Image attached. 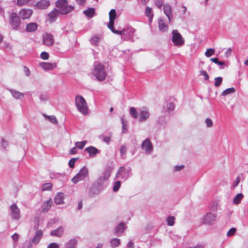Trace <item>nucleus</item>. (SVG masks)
Instances as JSON below:
<instances>
[{
    "label": "nucleus",
    "instance_id": "49530a36",
    "mask_svg": "<svg viewBox=\"0 0 248 248\" xmlns=\"http://www.w3.org/2000/svg\"><path fill=\"white\" fill-rule=\"evenodd\" d=\"M167 224L169 226H172L175 223V217L173 216H170L167 218Z\"/></svg>",
    "mask_w": 248,
    "mask_h": 248
},
{
    "label": "nucleus",
    "instance_id": "6ab92c4d",
    "mask_svg": "<svg viewBox=\"0 0 248 248\" xmlns=\"http://www.w3.org/2000/svg\"><path fill=\"white\" fill-rule=\"evenodd\" d=\"M32 14V11L30 9H22L19 12L20 16L23 19L29 18Z\"/></svg>",
    "mask_w": 248,
    "mask_h": 248
},
{
    "label": "nucleus",
    "instance_id": "c756f323",
    "mask_svg": "<svg viewBox=\"0 0 248 248\" xmlns=\"http://www.w3.org/2000/svg\"><path fill=\"white\" fill-rule=\"evenodd\" d=\"M64 200L63 194L62 193H59L56 195L54 199V202L57 204H61L63 203Z\"/></svg>",
    "mask_w": 248,
    "mask_h": 248
},
{
    "label": "nucleus",
    "instance_id": "4468645a",
    "mask_svg": "<svg viewBox=\"0 0 248 248\" xmlns=\"http://www.w3.org/2000/svg\"><path fill=\"white\" fill-rule=\"evenodd\" d=\"M141 147L143 149H145L147 153H150L153 151L152 143L148 139L143 140L142 143Z\"/></svg>",
    "mask_w": 248,
    "mask_h": 248
},
{
    "label": "nucleus",
    "instance_id": "13d9d810",
    "mask_svg": "<svg viewBox=\"0 0 248 248\" xmlns=\"http://www.w3.org/2000/svg\"><path fill=\"white\" fill-rule=\"evenodd\" d=\"M40 57L43 60H46L49 58V54L47 52L43 51L41 53Z\"/></svg>",
    "mask_w": 248,
    "mask_h": 248
},
{
    "label": "nucleus",
    "instance_id": "bf43d9fd",
    "mask_svg": "<svg viewBox=\"0 0 248 248\" xmlns=\"http://www.w3.org/2000/svg\"><path fill=\"white\" fill-rule=\"evenodd\" d=\"M200 74L201 75L204 77V79L205 80H209V77L207 73L205 70H201L200 71Z\"/></svg>",
    "mask_w": 248,
    "mask_h": 248
},
{
    "label": "nucleus",
    "instance_id": "5701e85b",
    "mask_svg": "<svg viewBox=\"0 0 248 248\" xmlns=\"http://www.w3.org/2000/svg\"><path fill=\"white\" fill-rule=\"evenodd\" d=\"M83 13L88 18H92L96 15L95 10L93 7H89L84 10Z\"/></svg>",
    "mask_w": 248,
    "mask_h": 248
},
{
    "label": "nucleus",
    "instance_id": "052dcab7",
    "mask_svg": "<svg viewBox=\"0 0 248 248\" xmlns=\"http://www.w3.org/2000/svg\"><path fill=\"white\" fill-rule=\"evenodd\" d=\"M8 143L7 141H6L3 138L1 139V146L5 149L6 147L8 146Z\"/></svg>",
    "mask_w": 248,
    "mask_h": 248
},
{
    "label": "nucleus",
    "instance_id": "603ef678",
    "mask_svg": "<svg viewBox=\"0 0 248 248\" xmlns=\"http://www.w3.org/2000/svg\"><path fill=\"white\" fill-rule=\"evenodd\" d=\"M210 61L219 65L222 66L225 64L224 62L219 61L217 58H211Z\"/></svg>",
    "mask_w": 248,
    "mask_h": 248
},
{
    "label": "nucleus",
    "instance_id": "774afa93",
    "mask_svg": "<svg viewBox=\"0 0 248 248\" xmlns=\"http://www.w3.org/2000/svg\"><path fill=\"white\" fill-rule=\"evenodd\" d=\"M127 248H134V243L132 241H130L127 244Z\"/></svg>",
    "mask_w": 248,
    "mask_h": 248
},
{
    "label": "nucleus",
    "instance_id": "58836bf2",
    "mask_svg": "<svg viewBox=\"0 0 248 248\" xmlns=\"http://www.w3.org/2000/svg\"><path fill=\"white\" fill-rule=\"evenodd\" d=\"M100 40V37L98 36L95 35L93 36L90 39V42L92 44L97 46Z\"/></svg>",
    "mask_w": 248,
    "mask_h": 248
},
{
    "label": "nucleus",
    "instance_id": "8fccbe9b",
    "mask_svg": "<svg viewBox=\"0 0 248 248\" xmlns=\"http://www.w3.org/2000/svg\"><path fill=\"white\" fill-rule=\"evenodd\" d=\"M86 143V141H82L81 142L78 141L75 143V145L76 146L77 148L79 149H82L85 146Z\"/></svg>",
    "mask_w": 248,
    "mask_h": 248
},
{
    "label": "nucleus",
    "instance_id": "0eeeda50",
    "mask_svg": "<svg viewBox=\"0 0 248 248\" xmlns=\"http://www.w3.org/2000/svg\"><path fill=\"white\" fill-rule=\"evenodd\" d=\"M122 38L124 40H130L133 41L134 40V33L135 30L131 27H128L123 28L122 30H120Z\"/></svg>",
    "mask_w": 248,
    "mask_h": 248
},
{
    "label": "nucleus",
    "instance_id": "79ce46f5",
    "mask_svg": "<svg viewBox=\"0 0 248 248\" xmlns=\"http://www.w3.org/2000/svg\"><path fill=\"white\" fill-rule=\"evenodd\" d=\"M121 123L122 124V132L125 133L127 131V121L124 119L123 117H122L121 119Z\"/></svg>",
    "mask_w": 248,
    "mask_h": 248
},
{
    "label": "nucleus",
    "instance_id": "ea45409f",
    "mask_svg": "<svg viewBox=\"0 0 248 248\" xmlns=\"http://www.w3.org/2000/svg\"><path fill=\"white\" fill-rule=\"evenodd\" d=\"M44 116L50 122L54 124H57L58 123L57 120L55 116H47L46 114H44Z\"/></svg>",
    "mask_w": 248,
    "mask_h": 248
},
{
    "label": "nucleus",
    "instance_id": "a19ab883",
    "mask_svg": "<svg viewBox=\"0 0 248 248\" xmlns=\"http://www.w3.org/2000/svg\"><path fill=\"white\" fill-rule=\"evenodd\" d=\"M102 138V140L107 144H108L111 140V134L109 133L108 135H100L99 138Z\"/></svg>",
    "mask_w": 248,
    "mask_h": 248
},
{
    "label": "nucleus",
    "instance_id": "3c124183",
    "mask_svg": "<svg viewBox=\"0 0 248 248\" xmlns=\"http://www.w3.org/2000/svg\"><path fill=\"white\" fill-rule=\"evenodd\" d=\"M215 52V51L214 49L212 48H208L206 50V51L205 53V55L207 57H210V56H211L212 55L214 54Z\"/></svg>",
    "mask_w": 248,
    "mask_h": 248
},
{
    "label": "nucleus",
    "instance_id": "6e6d98bb",
    "mask_svg": "<svg viewBox=\"0 0 248 248\" xmlns=\"http://www.w3.org/2000/svg\"><path fill=\"white\" fill-rule=\"evenodd\" d=\"M78 158H73L71 159L68 162V165L70 168H73L74 167L75 162Z\"/></svg>",
    "mask_w": 248,
    "mask_h": 248
},
{
    "label": "nucleus",
    "instance_id": "20e7f679",
    "mask_svg": "<svg viewBox=\"0 0 248 248\" xmlns=\"http://www.w3.org/2000/svg\"><path fill=\"white\" fill-rule=\"evenodd\" d=\"M9 23L12 30L15 31L20 30V18L16 13L13 12L11 14Z\"/></svg>",
    "mask_w": 248,
    "mask_h": 248
},
{
    "label": "nucleus",
    "instance_id": "37998d69",
    "mask_svg": "<svg viewBox=\"0 0 248 248\" xmlns=\"http://www.w3.org/2000/svg\"><path fill=\"white\" fill-rule=\"evenodd\" d=\"M52 185L50 183H47L42 185L41 189L42 191L50 190L52 189Z\"/></svg>",
    "mask_w": 248,
    "mask_h": 248
},
{
    "label": "nucleus",
    "instance_id": "423d86ee",
    "mask_svg": "<svg viewBox=\"0 0 248 248\" xmlns=\"http://www.w3.org/2000/svg\"><path fill=\"white\" fill-rule=\"evenodd\" d=\"M131 169L130 167L125 168L124 167H121L118 170L115 179L120 178L124 181L126 180L131 175Z\"/></svg>",
    "mask_w": 248,
    "mask_h": 248
},
{
    "label": "nucleus",
    "instance_id": "f257e3e1",
    "mask_svg": "<svg viewBox=\"0 0 248 248\" xmlns=\"http://www.w3.org/2000/svg\"><path fill=\"white\" fill-rule=\"evenodd\" d=\"M94 66L93 75L97 80L99 81H104L106 79L107 76L104 66L100 63L97 62L94 63Z\"/></svg>",
    "mask_w": 248,
    "mask_h": 248
},
{
    "label": "nucleus",
    "instance_id": "393cba45",
    "mask_svg": "<svg viewBox=\"0 0 248 248\" xmlns=\"http://www.w3.org/2000/svg\"><path fill=\"white\" fill-rule=\"evenodd\" d=\"M163 10L165 14L169 19V22H170V19L172 17L171 6L169 4H165L163 6Z\"/></svg>",
    "mask_w": 248,
    "mask_h": 248
},
{
    "label": "nucleus",
    "instance_id": "7ed1b4c3",
    "mask_svg": "<svg viewBox=\"0 0 248 248\" xmlns=\"http://www.w3.org/2000/svg\"><path fill=\"white\" fill-rule=\"evenodd\" d=\"M56 7L61 15H66L74 9L73 6L68 5V1H56Z\"/></svg>",
    "mask_w": 248,
    "mask_h": 248
},
{
    "label": "nucleus",
    "instance_id": "de8ad7c7",
    "mask_svg": "<svg viewBox=\"0 0 248 248\" xmlns=\"http://www.w3.org/2000/svg\"><path fill=\"white\" fill-rule=\"evenodd\" d=\"M222 78L221 77H218L215 78V86L216 87H219L222 82Z\"/></svg>",
    "mask_w": 248,
    "mask_h": 248
},
{
    "label": "nucleus",
    "instance_id": "f03ea898",
    "mask_svg": "<svg viewBox=\"0 0 248 248\" xmlns=\"http://www.w3.org/2000/svg\"><path fill=\"white\" fill-rule=\"evenodd\" d=\"M75 103L78 110L82 114H88V107L85 99L80 95H77L75 98Z\"/></svg>",
    "mask_w": 248,
    "mask_h": 248
},
{
    "label": "nucleus",
    "instance_id": "cd10ccee",
    "mask_svg": "<svg viewBox=\"0 0 248 248\" xmlns=\"http://www.w3.org/2000/svg\"><path fill=\"white\" fill-rule=\"evenodd\" d=\"M158 29L162 32H165L168 30V26L166 25L164 20L162 18L158 19Z\"/></svg>",
    "mask_w": 248,
    "mask_h": 248
},
{
    "label": "nucleus",
    "instance_id": "a878e982",
    "mask_svg": "<svg viewBox=\"0 0 248 248\" xmlns=\"http://www.w3.org/2000/svg\"><path fill=\"white\" fill-rule=\"evenodd\" d=\"M38 27V25L36 23H30L27 25L26 31L29 32H34L37 30Z\"/></svg>",
    "mask_w": 248,
    "mask_h": 248
},
{
    "label": "nucleus",
    "instance_id": "e433bc0d",
    "mask_svg": "<svg viewBox=\"0 0 248 248\" xmlns=\"http://www.w3.org/2000/svg\"><path fill=\"white\" fill-rule=\"evenodd\" d=\"M129 113L132 118L137 119L138 117V112L134 107L129 108Z\"/></svg>",
    "mask_w": 248,
    "mask_h": 248
},
{
    "label": "nucleus",
    "instance_id": "c03bdc74",
    "mask_svg": "<svg viewBox=\"0 0 248 248\" xmlns=\"http://www.w3.org/2000/svg\"><path fill=\"white\" fill-rule=\"evenodd\" d=\"M166 107L167 108V111L170 112L174 109L175 106L174 104L171 102H167Z\"/></svg>",
    "mask_w": 248,
    "mask_h": 248
},
{
    "label": "nucleus",
    "instance_id": "412c9836",
    "mask_svg": "<svg viewBox=\"0 0 248 248\" xmlns=\"http://www.w3.org/2000/svg\"><path fill=\"white\" fill-rule=\"evenodd\" d=\"M64 229L62 226H60L57 229L52 230L50 232V235L52 236L61 237L63 234Z\"/></svg>",
    "mask_w": 248,
    "mask_h": 248
},
{
    "label": "nucleus",
    "instance_id": "ddd939ff",
    "mask_svg": "<svg viewBox=\"0 0 248 248\" xmlns=\"http://www.w3.org/2000/svg\"><path fill=\"white\" fill-rule=\"evenodd\" d=\"M42 236V231L41 230H37L36 231L35 234L33 238L30 241V243L34 245L37 244L41 240Z\"/></svg>",
    "mask_w": 248,
    "mask_h": 248
},
{
    "label": "nucleus",
    "instance_id": "a211bd4d",
    "mask_svg": "<svg viewBox=\"0 0 248 248\" xmlns=\"http://www.w3.org/2000/svg\"><path fill=\"white\" fill-rule=\"evenodd\" d=\"M125 230V226L124 224L121 222L115 227L114 233L117 236H121Z\"/></svg>",
    "mask_w": 248,
    "mask_h": 248
},
{
    "label": "nucleus",
    "instance_id": "473e14b6",
    "mask_svg": "<svg viewBox=\"0 0 248 248\" xmlns=\"http://www.w3.org/2000/svg\"><path fill=\"white\" fill-rule=\"evenodd\" d=\"M110 246L112 248H116L121 244V240L118 238H112L110 241Z\"/></svg>",
    "mask_w": 248,
    "mask_h": 248
},
{
    "label": "nucleus",
    "instance_id": "f3484780",
    "mask_svg": "<svg viewBox=\"0 0 248 248\" xmlns=\"http://www.w3.org/2000/svg\"><path fill=\"white\" fill-rule=\"evenodd\" d=\"M61 14L57 9L54 8L48 15L50 22H53L56 21L58 16Z\"/></svg>",
    "mask_w": 248,
    "mask_h": 248
},
{
    "label": "nucleus",
    "instance_id": "6e6552de",
    "mask_svg": "<svg viewBox=\"0 0 248 248\" xmlns=\"http://www.w3.org/2000/svg\"><path fill=\"white\" fill-rule=\"evenodd\" d=\"M172 41L174 46H181L185 44V40L178 30H174L172 31Z\"/></svg>",
    "mask_w": 248,
    "mask_h": 248
},
{
    "label": "nucleus",
    "instance_id": "b1692460",
    "mask_svg": "<svg viewBox=\"0 0 248 248\" xmlns=\"http://www.w3.org/2000/svg\"><path fill=\"white\" fill-rule=\"evenodd\" d=\"M53 202L51 199H49L46 202H44L42 206V212H48L52 205Z\"/></svg>",
    "mask_w": 248,
    "mask_h": 248
},
{
    "label": "nucleus",
    "instance_id": "4c0bfd02",
    "mask_svg": "<svg viewBox=\"0 0 248 248\" xmlns=\"http://www.w3.org/2000/svg\"><path fill=\"white\" fill-rule=\"evenodd\" d=\"M235 92V89L233 87H231L230 88H228L224 91L221 93L222 96H226L228 94L234 93Z\"/></svg>",
    "mask_w": 248,
    "mask_h": 248
},
{
    "label": "nucleus",
    "instance_id": "9b49d317",
    "mask_svg": "<svg viewBox=\"0 0 248 248\" xmlns=\"http://www.w3.org/2000/svg\"><path fill=\"white\" fill-rule=\"evenodd\" d=\"M139 121L140 122H143L146 121L149 119L150 116L149 110L146 108H143L139 110Z\"/></svg>",
    "mask_w": 248,
    "mask_h": 248
},
{
    "label": "nucleus",
    "instance_id": "2f4dec72",
    "mask_svg": "<svg viewBox=\"0 0 248 248\" xmlns=\"http://www.w3.org/2000/svg\"><path fill=\"white\" fill-rule=\"evenodd\" d=\"M243 198L244 195L242 193H238L233 199V203L235 205L240 204Z\"/></svg>",
    "mask_w": 248,
    "mask_h": 248
},
{
    "label": "nucleus",
    "instance_id": "a18cd8bd",
    "mask_svg": "<svg viewBox=\"0 0 248 248\" xmlns=\"http://www.w3.org/2000/svg\"><path fill=\"white\" fill-rule=\"evenodd\" d=\"M127 152V148L125 145L121 146L120 152L122 158L124 159L125 157V155Z\"/></svg>",
    "mask_w": 248,
    "mask_h": 248
},
{
    "label": "nucleus",
    "instance_id": "1a4fd4ad",
    "mask_svg": "<svg viewBox=\"0 0 248 248\" xmlns=\"http://www.w3.org/2000/svg\"><path fill=\"white\" fill-rule=\"evenodd\" d=\"M217 214L208 212L202 217V222L205 224L210 225L215 221L217 218Z\"/></svg>",
    "mask_w": 248,
    "mask_h": 248
},
{
    "label": "nucleus",
    "instance_id": "4be33fe9",
    "mask_svg": "<svg viewBox=\"0 0 248 248\" xmlns=\"http://www.w3.org/2000/svg\"><path fill=\"white\" fill-rule=\"evenodd\" d=\"M44 43L47 46H50L53 44V37L52 34L46 33L44 37Z\"/></svg>",
    "mask_w": 248,
    "mask_h": 248
},
{
    "label": "nucleus",
    "instance_id": "39448f33",
    "mask_svg": "<svg viewBox=\"0 0 248 248\" xmlns=\"http://www.w3.org/2000/svg\"><path fill=\"white\" fill-rule=\"evenodd\" d=\"M89 176V170L86 166H83L79 172L72 179V181L75 184L78 182L84 180Z\"/></svg>",
    "mask_w": 248,
    "mask_h": 248
},
{
    "label": "nucleus",
    "instance_id": "e2e57ef3",
    "mask_svg": "<svg viewBox=\"0 0 248 248\" xmlns=\"http://www.w3.org/2000/svg\"><path fill=\"white\" fill-rule=\"evenodd\" d=\"M239 182H240V178L239 176H238V177H237V178L235 179V181H234L233 185H232V186L234 188L236 187L238 185Z\"/></svg>",
    "mask_w": 248,
    "mask_h": 248
},
{
    "label": "nucleus",
    "instance_id": "0e129e2a",
    "mask_svg": "<svg viewBox=\"0 0 248 248\" xmlns=\"http://www.w3.org/2000/svg\"><path fill=\"white\" fill-rule=\"evenodd\" d=\"M185 167V166L183 165H179V166H175L174 167V170L176 171H180L183 170Z\"/></svg>",
    "mask_w": 248,
    "mask_h": 248
},
{
    "label": "nucleus",
    "instance_id": "5fc2aeb1",
    "mask_svg": "<svg viewBox=\"0 0 248 248\" xmlns=\"http://www.w3.org/2000/svg\"><path fill=\"white\" fill-rule=\"evenodd\" d=\"M236 232V229L235 228H232L230 229L227 233L228 237H231L233 236Z\"/></svg>",
    "mask_w": 248,
    "mask_h": 248
},
{
    "label": "nucleus",
    "instance_id": "864d4df0",
    "mask_svg": "<svg viewBox=\"0 0 248 248\" xmlns=\"http://www.w3.org/2000/svg\"><path fill=\"white\" fill-rule=\"evenodd\" d=\"M39 97L40 100L43 102H46L48 99V96L46 93L40 94Z\"/></svg>",
    "mask_w": 248,
    "mask_h": 248
},
{
    "label": "nucleus",
    "instance_id": "680f3d73",
    "mask_svg": "<svg viewBox=\"0 0 248 248\" xmlns=\"http://www.w3.org/2000/svg\"><path fill=\"white\" fill-rule=\"evenodd\" d=\"M47 248H59V245L56 243H50Z\"/></svg>",
    "mask_w": 248,
    "mask_h": 248
},
{
    "label": "nucleus",
    "instance_id": "9d476101",
    "mask_svg": "<svg viewBox=\"0 0 248 248\" xmlns=\"http://www.w3.org/2000/svg\"><path fill=\"white\" fill-rule=\"evenodd\" d=\"M11 215L13 219L19 220L21 217L20 211L16 203H13L10 207Z\"/></svg>",
    "mask_w": 248,
    "mask_h": 248
},
{
    "label": "nucleus",
    "instance_id": "c85d7f7f",
    "mask_svg": "<svg viewBox=\"0 0 248 248\" xmlns=\"http://www.w3.org/2000/svg\"><path fill=\"white\" fill-rule=\"evenodd\" d=\"M108 179H106L103 176H100L97 180V185L98 186L101 190H103L106 186L104 185L105 182Z\"/></svg>",
    "mask_w": 248,
    "mask_h": 248
},
{
    "label": "nucleus",
    "instance_id": "f8f14e48",
    "mask_svg": "<svg viewBox=\"0 0 248 248\" xmlns=\"http://www.w3.org/2000/svg\"><path fill=\"white\" fill-rule=\"evenodd\" d=\"M85 151L88 153L90 157L91 158L95 157L96 155L100 152L99 150L92 146L86 148Z\"/></svg>",
    "mask_w": 248,
    "mask_h": 248
},
{
    "label": "nucleus",
    "instance_id": "2eb2a0df",
    "mask_svg": "<svg viewBox=\"0 0 248 248\" xmlns=\"http://www.w3.org/2000/svg\"><path fill=\"white\" fill-rule=\"evenodd\" d=\"M50 5L49 1H38L35 4V8L39 10H44L47 8Z\"/></svg>",
    "mask_w": 248,
    "mask_h": 248
},
{
    "label": "nucleus",
    "instance_id": "f704fd0d",
    "mask_svg": "<svg viewBox=\"0 0 248 248\" xmlns=\"http://www.w3.org/2000/svg\"><path fill=\"white\" fill-rule=\"evenodd\" d=\"M114 22L109 21L108 24V29H109L114 34H121V32L120 31L115 30L114 28Z\"/></svg>",
    "mask_w": 248,
    "mask_h": 248
},
{
    "label": "nucleus",
    "instance_id": "338daca9",
    "mask_svg": "<svg viewBox=\"0 0 248 248\" xmlns=\"http://www.w3.org/2000/svg\"><path fill=\"white\" fill-rule=\"evenodd\" d=\"M77 153V149L76 147H73L69 151L70 154L75 155Z\"/></svg>",
    "mask_w": 248,
    "mask_h": 248
},
{
    "label": "nucleus",
    "instance_id": "aec40b11",
    "mask_svg": "<svg viewBox=\"0 0 248 248\" xmlns=\"http://www.w3.org/2000/svg\"><path fill=\"white\" fill-rule=\"evenodd\" d=\"M7 90L11 93L13 97L16 99H22L24 97V93L18 92L16 90L7 89Z\"/></svg>",
    "mask_w": 248,
    "mask_h": 248
},
{
    "label": "nucleus",
    "instance_id": "09e8293b",
    "mask_svg": "<svg viewBox=\"0 0 248 248\" xmlns=\"http://www.w3.org/2000/svg\"><path fill=\"white\" fill-rule=\"evenodd\" d=\"M121 183L119 181H116L114 182L113 186V190L114 192H117L121 186Z\"/></svg>",
    "mask_w": 248,
    "mask_h": 248
},
{
    "label": "nucleus",
    "instance_id": "72a5a7b5",
    "mask_svg": "<svg viewBox=\"0 0 248 248\" xmlns=\"http://www.w3.org/2000/svg\"><path fill=\"white\" fill-rule=\"evenodd\" d=\"M145 15L146 16L148 17L150 21H152L153 18L154 14L152 12V9L148 6L146 7Z\"/></svg>",
    "mask_w": 248,
    "mask_h": 248
},
{
    "label": "nucleus",
    "instance_id": "4d7b16f0",
    "mask_svg": "<svg viewBox=\"0 0 248 248\" xmlns=\"http://www.w3.org/2000/svg\"><path fill=\"white\" fill-rule=\"evenodd\" d=\"M205 123L207 127H211L213 125V121L210 118H206L205 119Z\"/></svg>",
    "mask_w": 248,
    "mask_h": 248
},
{
    "label": "nucleus",
    "instance_id": "bb28decb",
    "mask_svg": "<svg viewBox=\"0 0 248 248\" xmlns=\"http://www.w3.org/2000/svg\"><path fill=\"white\" fill-rule=\"evenodd\" d=\"M113 170V167L111 166H107L104 170L103 176L108 180L111 175V172Z\"/></svg>",
    "mask_w": 248,
    "mask_h": 248
},
{
    "label": "nucleus",
    "instance_id": "69168bd1",
    "mask_svg": "<svg viewBox=\"0 0 248 248\" xmlns=\"http://www.w3.org/2000/svg\"><path fill=\"white\" fill-rule=\"evenodd\" d=\"M24 70L26 76H29L30 75V70L27 66H24Z\"/></svg>",
    "mask_w": 248,
    "mask_h": 248
},
{
    "label": "nucleus",
    "instance_id": "7c9ffc66",
    "mask_svg": "<svg viewBox=\"0 0 248 248\" xmlns=\"http://www.w3.org/2000/svg\"><path fill=\"white\" fill-rule=\"evenodd\" d=\"M77 243L78 241L76 239H71L65 244V248H76Z\"/></svg>",
    "mask_w": 248,
    "mask_h": 248
},
{
    "label": "nucleus",
    "instance_id": "c9c22d12",
    "mask_svg": "<svg viewBox=\"0 0 248 248\" xmlns=\"http://www.w3.org/2000/svg\"><path fill=\"white\" fill-rule=\"evenodd\" d=\"M117 16L116 10L114 9H111L109 12V21L114 22V20Z\"/></svg>",
    "mask_w": 248,
    "mask_h": 248
},
{
    "label": "nucleus",
    "instance_id": "dca6fc26",
    "mask_svg": "<svg viewBox=\"0 0 248 248\" xmlns=\"http://www.w3.org/2000/svg\"><path fill=\"white\" fill-rule=\"evenodd\" d=\"M39 66L45 70H49L54 69L57 67L55 63H49L46 62H42L39 63Z\"/></svg>",
    "mask_w": 248,
    "mask_h": 248
}]
</instances>
